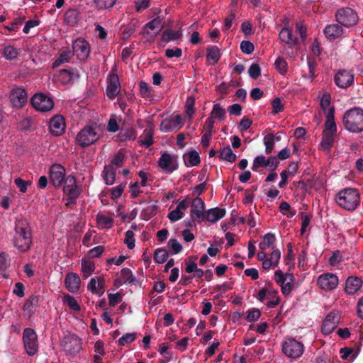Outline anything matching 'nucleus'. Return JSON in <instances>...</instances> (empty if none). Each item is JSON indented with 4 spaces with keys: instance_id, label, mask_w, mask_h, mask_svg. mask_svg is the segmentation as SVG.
<instances>
[{
    "instance_id": "obj_1",
    "label": "nucleus",
    "mask_w": 363,
    "mask_h": 363,
    "mask_svg": "<svg viewBox=\"0 0 363 363\" xmlns=\"http://www.w3.org/2000/svg\"><path fill=\"white\" fill-rule=\"evenodd\" d=\"M32 243L31 230L27 220L18 219L15 224L14 246L21 252L28 251Z\"/></svg>"
},
{
    "instance_id": "obj_2",
    "label": "nucleus",
    "mask_w": 363,
    "mask_h": 363,
    "mask_svg": "<svg viewBox=\"0 0 363 363\" xmlns=\"http://www.w3.org/2000/svg\"><path fill=\"white\" fill-rule=\"evenodd\" d=\"M360 197L354 189H345L340 191L335 196L337 204L348 211L354 210L359 203Z\"/></svg>"
},
{
    "instance_id": "obj_3",
    "label": "nucleus",
    "mask_w": 363,
    "mask_h": 363,
    "mask_svg": "<svg viewBox=\"0 0 363 363\" xmlns=\"http://www.w3.org/2000/svg\"><path fill=\"white\" fill-rule=\"evenodd\" d=\"M101 137V129L96 125H89L80 130L76 136V142L82 147L95 143Z\"/></svg>"
},
{
    "instance_id": "obj_4",
    "label": "nucleus",
    "mask_w": 363,
    "mask_h": 363,
    "mask_svg": "<svg viewBox=\"0 0 363 363\" xmlns=\"http://www.w3.org/2000/svg\"><path fill=\"white\" fill-rule=\"evenodd\" d=\"M345 128L353 133L363 130V110L354 108L347 111L343 116Z\"/></svg>"
},
{
    "instance_id": "obj_5",
    "label": "nucleus",
    "mask_w": 363,
    "mask_h": 363,
    "mask_svg": "<svg viewBox=\"0 0 363 363\" xmlns=\"http://www.w3.org/2000/svg\"><path fill=\"white\" fill-rule=\"evenodd\" d=\"M303 344L294 338H286L282 342V352L289 358H298L303 354Z\"/></svg>"
},
{
    "instance_id": "obj_6",
    "label": "nucleus",
    "mask_w": 363,
    "mask_h": 363,
    "mask_svg": "<svg viewBox=\"0 0 363 363\" xmlns=\"http://www.w3.org/2000/svg\"><path fill=\"white\" fill-rule=\"evenodd\" d=\"M274 281L281 287V293L286 296L289 295L294 285V277L292 274L283 272L281 269L274 272Z\"/></svg>"
},
{
    "instance_id": "obj_7",
    "label": "nucleus",
    "mask_w": 363,
    "mask_h": 363,
    "mask_svg": "<svg viewBox=\"0 0 363 363\" xmlns=\"http://www.w3.org/2000/svg\"><path fill=\"white\" fill-rule=\"evenodd\" d=\"M23 341L26 353L33 356L38 350V336L33 329L26 328L23 333Z\"/></svg>"
},
{
    "instance_id": "obj_8",
    "label": "nucleus",
    "mask_w": 363,
    "mask_h": 363,
    "mask_svg": "<svg viewBox=\"0 0 363 363\" xmlns=\"http://www.w3.org/2000/svg\"><path fill=\"white\" fill-rule=\"evenodd\" d=\"M64 194L66 195L67 204L75 203L76 199L80 194V190L77 186L76 179L72 175L66 177L63 187Z\"/></svg>"
},
{
    "instance_id": "obj_9",
    "label": "nucleus",
    "mask_w": 363,
    "mask_h": 363,
    "mask_svg": "<svg viewBox=\"0 0 363 363\" xmlns=\"http://www.w3.org/2000/svg\"><path fill=\"white\" fill-rule=\"evenodd\" d=\"M82 344V340L78 336L69 335L64 337L62 347L66 354L75 356L80 352Z\"/></svg>"
},
{
    "instance_id": "obj_10",
    "label": "nucleus",
    "mask_w": 363,
    "mask_h": 363,
    "mask_svg": "<svg viewBox=\"0 0 363 363\" xmlns=\"http://www.w3.org/2000/svg\"><path fill=\"white\" fill-rule=\"evenodd\" d=\"M256 297L261 302L267 300V305L269 308H274L279 305L280 302L278 291L272 288H264L261 289Z\"/></svg>"
},
{
    "instance_id": "obj_11",
    "label": "nucleus",
    "mask_w": 363,
    "mask_h": 363,
    "mask_svg": "<svg viewBox=\"0 0 363 363\" xmlns=\"http://www.w3.org/2000/svg\"><path fill=\"white\" fill-rule=\"evenodd\" d=\"M31 103L36 110L42 112L50 111L54 106L52 99L42 93L35 94L31 99Z\"/></svg>"
},
{
    "instance_id": "obj_12",
    "label": "nucleus",
    "mask_w": 363,
    "mask_h": 363,
    "mask_svg": "<svg viewBox=\"0 0 363 363\" xmlns=\"http://www.w3.org/2000/svg\"><path fill=\"white\" fill-rule=\"evenodd\" d=\"M336 19L339 23L345 26H351L357 23L358 17L352 9L344 8L337 12Z\"/></svg>"
},
{
    "instance_id": "obj_13",
    "label": "nucleus",
    "mask_w": 363,
    "mask_h": 363,
    "mask_svg": "<svg viewBox=\"0 0 363 363\" xmlns=\"http://www.w3.org/2000/svg\"><path fill=\"white\" fill-rule=\"evenodd\" d=\"M65 169L60 164H52L49 171V178L50 182L55 188L62 186V182L65 181Z\"/></svg>"
},
{
    "instance_id": "obj_14",
    "label": "nucleus",
    "mask_w": 363,
    "mask_h": 363,
    "mask_svg": "<svg viewBox=\"0 0 363 363\" xmlns=\"http://www.w3.org/2000/svg\"><path fill=\"white\" fill-rule=\"evenodd\" d=\"M158 165L164 172L171 174L178 168L177 157L164 153L158 160Z\"/></svg>"
},
{
    "instance_id": "obj_15",
    "label": "nucleus",
    "mask_w": 363,
    "mask_h": 363,
    "mask_svg": "<svg viewBox=\"0 0 363 363\" xmlns=\"http://www.w3.org/2000/svg\"><path fill=\"white\" fill-rule=\"evenodd\" d=\"M338 277L333 273H324L317 279L318 286L324 291L335 289L338 285Z\"/></svg>"
},
{
    "instance_id": "obj_16",
    "label": "nucleus",
    "mask_w": 363,
    "mask_h": 363,
    "mask_svg": "<svg viewBox=\"0 0 363 363\" xmlns=\"http://www.w3.org/2000/svg\"><path fill=\"white\" fill-rule=\"evenodd\" d=\"M184 125L182 118L180 115H172L163 120L160 124V130L162 132L177 131Z\"/></svg>"
},
{
    "instance_id": "obj_17",
    "label": "nucleus",
    "mask_w": 363,
    "mask_h": 363,
    "mask_svg": "<svg viewBox=\"0 0 363 363\" xmlns=\"http://www.w3.org/2000/svg\"><path fill=\"white\" fill-rule=\"evenodd\" d=\"M9 99L13 106L19 108L26 104L28 94L23 88L15 87L11 90Z\"/></svg>"
},
{
    "instance_id": "obj_18",
    "label": "nucleus",
    "mask_w": 363,
    "mask_h": 363,
    "mask_svg": "<svg viewBox=\"0 0 363 363\" xmlns=\"http://www.w3.org/2000/svg\"><path fill=\"white\" fill-rule=\"evenodd\" d=\"M189 200L186 199H179L177 202L176 208L169 212L167 215L168 219L172 223L182 219L184 216V212L189 208Z\"/></svg>"
},
{
    "instance_id": "obj_19",
    "label": "nucleus",
    "mask_w": 363,
    "mask_h": 363,
    "mask_svg": "<svg viewBox=\"0 0 363 363\" xmlns=\"http://www.w3.org/2000/svg\"><path fill=\"white\" fill-rule=\"evenodd\" d=\"M340 321V314L337 311H332L325 317L322 325V333L324 335L332 333L337 328Z\"/></svg>"
},
{
    "instance_id": "obj_20",
    "label": "nucleus",
    "mask_w": 363,
    "mask_h": 363,
    "mask_svg": "<svg viewBox=\"0 0 363 363\" xmlns=\"http://www.w3.org/2000/svg\"><path fill=\"white\" fill-rule=\"evenodd\" d=\"M73 52L79 60H85L89 55L90 48L87 41L78 38L73 43Z\"/></svg>"
},
{
    "instance_id": "obj_21",
    "label": "nucleus",
    "mask_w": 363,
    "mask_h": 363,
    "mask_svg": "<svg viewBox=\"0 0 363 363\" xmlns=\"http://www.w3.org/2000/svg\"><path fill=\"white\" fill-rule=\"evenodd\" d=\"M87 290L97 296H101L105 292V279L104 277H94L90 279Z\"/></svg>"
},
{
    "instance_id": "obj_22",
    "label": "nucleus",
    "mask_w": 363,
    "mask_h": 363,
    "mask_svg": "<svg viewBox=\"0 0 363 363\" xmlns=\"http://www.w3.org/2000/svg\"><path fill=\"white\" fill-rule=\"evenodd\" d=\"M121 84L117 74L111 73L108 78L106 94L110 99L115 98L120 92Z\"/></svg>"
},
{
    "instance_id": "obj_23",
    "label": "nucleus",
    "mask_w": 363,
    "mask_h": 363,
    "mask_svg": "<svg viewBox=\"0 0 363 363\" xmlns=\"http://www.w3.org/2000/svg\"><path fill=\"white\" fill-rule=\"evenodd\" d=\"M79 77L78 71L75 69H62L57 75V80L62 84L75 82Z\"/></svg>"
},
{
    "instance_id": "obj_24",
    "label": "nucleus",
    "mask_w": 363,
    "mask_h": 363,
    "mask_svg": "<svg viewBox=\"0 0 363 363\" xmlns=\"http://www.w3.org/2000/svg\"><path fill=\"white\" fill-rule=\"evenodd\" d=\"M335 84L341 88H346L350 86L354 81L353 74L346 70L339 71L335 76Z\"/></svg>"
},
{
    "instance_id": "obj_25",
    "label": "nucleus",
    "mask_w": 363,
    "mask_h": 363,
    "mask_svg": "<svg viewBox=\"0 0 363 363\" xmlns=\"http://www.w3.org/2000/svg\"><path fill=\"white\" fill-rule=\"evenodd\" d=\"M162 19L160 17H156L145 25L144 33L155 37L162 30Z\"/></svg>"
},
{
    "instance_id": "obj_26",
    "label": "nucleus",
    "mask_w": 363,
    "mask_h": 363,
    "mask_svg": "<svg viewBox=\"0 0 363 363\" xmlns=\"http://www.w3.org/2000/svg\"><path fill=\"white\" fill-rule=\"evenodd\" d=\"M65 284L69 291L77 293L79 290L81 280L76 273L69 272L65 277Z\"/></svg>"
},
{
    "instance_id": "obj_27",
    "label": "nucleus",
    "mask_w": 363,
    "mask_h": 363,
    "mask_svg": "<svg viewBox=\"0 0 363 363\" xmlns=\"http://www.w3.org/2000/svg\"><path fill=\"white\" fill-rule=\"evenodd\" d=\"M50 130L54 135H62L65 129V123L62 116H55L50 122Z\"/></svg>"
},
{
    "instance_id": "obj_28",
    "label": "nucleus",
    "mask_w": 363,
    "mask_h": 363,
    "mask_svg": "<svg viewBox=\"0 0 363 363\" xmlns=\"http://www.w3.org/2000/svg\"><path fill=\"white\" fill-rule=\"evenodd\" d=\"M204 202L200 198H196L191 203V216L199 221L204 219Z\"/></svg>"
},
{
    "instance_id": "obj_29",
    "label": "nucleus",
    "mask_w": 363,
    "mask_h": 363,
    "mask_svg": "<svg viewBox=\"0 0 363 363\" xmlns=\"http://www.w3.org/2000/svg\"><path fill=\"white\" fill-rule=\"evenodd\" d=\"M281 258V252L278 249H274L270 254V257L267 258L262 262V267L265 270L274 269L278 266Z\"/></svg>"
},
{
    "instance_id": "obj_30",
    "label": "nucleus",
    "mask_w": 363,
    "mask_h": 363,
    "mask_svg": "<svg viewBox=\"0 0 363 363\" xmlns=\"http://www.w3.org/2000/svg\"><path fill=\"white\" fill-rule=\"evenodd\" d=\"M334 108H331L328 109L327 112L326 121L325 123V128L323 132L327 133L335 134L337 132V126L334 119Z\"/></svg>"
},
{
    "instance_id": "obj_31",
    "label": "nucleus",
    "mask_w": 363,
    "mask_h": 363,
    "mask_svg": "<svg viewBox=\"0 0 363 363\" xmlns=\"http://www.w3.org/2000/svg\"><path fill=\"white\" fill-rule=\"evenodd\" d=\"M362 280L357 277H350L347 278L345 282V290L348 294H354L362 286Z\"/></svg>"
},
{
    "instance_id": "obj_32",
    "label": "nucleus",
    "mask_w": 363,
    "mask_h": 363,
    "mask_svg": "<svg viewBox=\"0 0 363 363\" xmlns=\"http://www.w3.org/2000/svg\"><path fill=\"white\" fill-rule=\"evenodd\" d=\"M279 38L282 43L287 44L289 47H293L298 43V39L293 36L291 30L286 27L281 28L279 31Z\"/></svg>"
},
{
    "instance_id": "obj_33",
    "label": "nucleus",
    "mask_w": 363,
    "mask_h": 363,
    "mask_svg": "<svg viewBox=\"0 0 363 363\" xmlns=\"http://www.w3.org/2000/svg\"><path fill=\"white\" fill-rule=\"evenodd\" d=\"M96 220L97 227L101 229H109L113 224V218L107 214L99 213Z\"/></svg>"
},
{
    "instance_id": "obj_34",
    "label": "nucleus",
    "mask_w": 363,
    "mask_h": 363,
    "mask_svg": "<svg viewBox=\"0 0 363 363\" xmlns=\"http://www.w3.org/2000/svg\"><path fill=\"white\" fill-rule=\"evenodd\" d=\"M225 215L224 208H213L208 210L206 213V220L211 223H216Z\"/></svg>"
},
{
    "instance_id": "obj_35",
    "label": "nucleus",
    "mask_w": 363,
    "mask_h": 363,
    "mask_svg": "<svg viewBox=\"0 0 363 363\" xmlns=\"http://www.w3.org/2000/svg\"><path fill=\"white\" fill-rule=\"evenodd\" d=\"M20 49L13 45H6L2 50V56L7 60H17L20 53Z\"/></svg>"
},
{
    "instance_id": "obj_36",
    "label": "nucleus",
    "mask_w": 363,
    "mask_h": 363,
    "mask_svg": "<svg viewBox=\"0 0 363 363\" xmlns=\"http://www.w3.org/2000/svg\"><path fill=\"white\" fill-rule=\"evenodd\" d=\"M95 270V264L86 259H82L81 271L84 279H87L90 277Z\"/></svg>"
},
{
    "instance_id": "obj_37",
    "label": "nucleus",
    "mask_w": 363,
    "mask_h": 363,
    "mask_svg": "<svg viewBox=\"0 0 363 363\" xmlns=\"http://www.w3.org/2000/svg\"><path fill=\"white\" fill-rule=\"evenodd\" d=\"M342 27L338 24L329 25L324 30L325 35L331 39L340 37L342 34Z\"/></svg>"
},
{
    "instance_id": "obj_38",
    "label": "nucleus",
    "mask_w": 363,
    "mask_h": 363,
    "mask_svg": "<svg viewBox=\"0 0 363 363\" xmlns=\"http://www.w3.org/2000/svg\"><path fill=\"white\" fill-rule=\"evenodd\" d=\"M182 35V31L179 30L167 29L163 32L161 40L164 43H168L179 39Z\"/></svg>"
},
{
    "instance_id": "obj_39",
    "label": "nucleus",
    "mask_w": 363,
    "mask_h": 363,
    "mask_svg": "<svg viewBox=\"0 0 363 363\" xmlns=\"http://www.w3.org/2000/svg\"><path fill=\"white\" fill-rule=\"evenodd\" d=\"M116 169L112 166L106 165L102 173L103 178L107 185H112L116 179Z\"/></svg>"
},
{
    "instance_id": "obj_40",
    "label": "nucleus",
    "mask_w": 363,
    "mask_h": 363,
    "mask_svg": "<svg viewBox=\"0 0 363 363\" xmlns=\"http://www.w3.org/2000/svg\"><path fill=\"white\" fill-rule=\"evenodd\" d=\"M185 270L189 274H193V276L196 278H201L203 275V271L201 269L198 268L197 264L194 261H186Z\"/></svg>"
},
{
    "instance_id": "obj_41",
    "label": "nucleus",
    "mask_w": 363,
    "mask_h": 363,
    "mask_svg": "<svg viewBox=\"0 0 363 363\" xmlns=\"http://www.w3.org/2000/svg\"><path fill=\"white\" fill-rule=\"evenodd\" d=\"M220 57V49L216 46L208 48L206 58L209 64L215 65Z\"/></svg>"
},
{
    "instance_id": "obj_42",
    "label": "nucleus",
    "mask_w": 363,
    "mask_h": 363,
    "mask_svg": "<svg viewBox=\"0 0 363 363\" xmlns=\"http://www.w3.org/2000/svg\"><path fill=\"white\" fill-rule=\"evenodd\" d=\"M153 133L151 129H145L139 138V143L145 147H149L153 143Z\"/></svg>"
},
{
    "instance_id": "obj_43",
    "label": "nucleus",
    "mask_w": 363,
    "mask_h": 363,
    "mask_svg": "<svg viewBox=\"0 0 363 363\" xmlns=\"http://www.w3.org/2000/svg\"><path fill=\"white\" fill-rule=\"evenodd\" d=\"M275 237L272 233L266 234L262 240L259 244V248L260 250L266 251L269 249L274 245L275 242Z\"/></svg>"
},
{
    "instance_id": "obj_44",
    "label": "nucleus",
    "mask_w": 363,
    "mask_h": 363,
    "mask_svg": "<svg viewBox=\"0 0 363 363\" xmlns=\"http://www.w3.org/2000/svg\"><path fill=\"white\" fill-rule=\"evenodd\" d=\"M184 162L188 167L196 166L200 162V156L196 151H191L184 155Z\"/></svg>"
},
{
    "instance_id": "obj_45",
    "label": "nucleus",
    "mask_w": 363,
    "mask_h": 363,
    "mask_svg": "<svg viewBox=\"0 0 363 363\" xmlns=\"http://www.w3.org/2000/svg\"><path fill=\"white\" fill-rule=\"evenodd\" d=\"M25 18V16H19L15 18L9 24L4 26V28L9 32L16 33L18 30V27L22 25Z\"/></svg>"
},
{
    "instance_id": "obj_46",
    "label": "nucleus",
    "mask_w": 363,
    "mask_h": 363,
    "mask_svg": "<svg viewBox=\"0 0 363 363\" xmlns=\"http://www.w3.org/2000/svg\"><path fill=\"white\" fill-rule=\"evenodd\" d=\"M219 157L220 160L233 162L236 160L237 157L230 147H225L220 150Z\"/></svg>"
},
{
    "instance_id": "obj_47",
    "label": "nucleus",
    "mask_w": 363,
    "mask_h": 363,
    "mask_svg": "<svg viewBox=\"0 0 363 363\" xmlns=\"http://www.w3.org/2000/svg\"><path fill=\"white\" fill-rule=\"evenodd\" d=\"M62 301L64 304L69 306V308L74 311L78 312L81 310V307L75 298L69 294L64 296Z\"/></svg>"
},
{
    "instance_id": "obj_48",
    "label": "nucleus",
    "mask_w": 363,
    "mask_h": 363,
    "mask_svg": "<svg viewBox=\"0 0 363 363\" xmlns=\"http://www.w3.org/2000/svg\"><path fill=\"white\" fill-rule=\"evenodd\" d=\"M118 138L120 141L132 140L136 138V133L133 128L121 129Z\"/></svg>"
},
{
    "instance_id": "obj_49",
    "label": "nucleus",
    "mask_w": 363,
    "mask_h": 363,
    "mask_svg": "<svg viewBox=\"0 0 363 363\" xmlns=\"http://www.w3.org/2000/svg\"><path fill=\"white\" fill-rule=\"evenodd\" d=\"M94 349L95 354L93 356V360H102V357L105 354L104 342L101 340L96 341L94 343Z\"/></svg>"
},
{
    "instance_id": "obj_50",
    "label": "nucleus",
    "mask_w": 363,
    "mask_h": 363,
    "mask_svg": "<svg viewBox=\"0 0 363 363\" xmlns=\"http://www.w3.org/2000/svg\"><path fill=\"white\" fill-rule=\"evenodd\" d=\"M125 152L123 150H120L117 154L114 156L111 162L108 166H112L113 168L117 169L118 167L122 166L125 160Z\"/></svg>"
},
{
    "instance_id": "obj_51",
    "label": "nucleus",
    "mask_w": 363,
    "mask_h": 363,
    "mask_svg": "<svg viewBox=\"0 0 363 363\" xmlns=\"http://www.w3.org/2000/svg\"><path fill=\"white\" fill-rule=\"evenodd\" d=\"M116 0H94V4L98 10H107L116 4Z\"/></svg>"
},
{
    "instance_id": "obj_52",
    "label": "nucleus",
    "mask_w": 363,
    "mask_h": 363,
    "mask_svg": "<svg viewBox=\"0 0 363 363\" xmlns=\"http://www.w3.org/2000/svg\"><path fill=\"white\" fill-rule=\"evenodd\" d=\"M307 64L308 67V74H303V78L308 80L309 82H312L313 80L315 78V67L316 65V62L315 60H313L311 58L307 59Z\"/></svg>"
},
{
    "instance_id": "obj_53",
    "label": "nucleus",
    "mask_w": 363,
    "mask_h": 363,
    "mask_svg": "<svg viewBox=\"0 0 363 363\" xmlns=\"http://www.w3.org/2000/svg\"><path fill=\"white\" fill-rule=\"evenodd\" d=\"M195 99L191 96L186 99L185 104V113L191 120L194 114Z\"/></svg>"
},
{
    "instance_id": "obj_54",
    "label": "nucleus",
    "mask_w": 363,
    "mask_h": 363,
    "mask_svg": "<svg viewBox=\"0 0 363 363\" xmlns=\"http://www.w3.org/2000/svg\"><path fill=\"white\" fill-rule=\"evenodd\" d=\"M168 257V252L162 248L156 249L154 253V259L157 263L162 264L165 262Z\"/></svg>"
},
{
    "instance_id": "obj_55",
    "label": "nucleus",
    "mask_w": 363,
    "mask_h": 363,
    "mask_svg": "<svg viewBox=\"0 0 363 363\" xmlns=\"http://www.w3.org/2000/svg\"><path fill=\"white\" fill-rule=\"evenodd\" d=\"M335 134L324 133L321 141V147L323 150H329L334 141Z\"/></svg>"
},
{
    "instance_id": "obj_56",
    "label": "nucleus",
    "mask_w": 363,
    "mask_h": 363,
    "mask_svg": "<svg viewBox=\"0 0 363 363\" xmlns=\"http://www.w3.org/2000/svg\"><path fill=\"white\" fill-rule=\"evenodd\" d=\"M211 117L223 120L225 115V110L221 107L220 104H216L213 105V109L211 113Z\"/></svg>"
},
{
    "instance_id": "obj_57",
    "label": "nucleus",
    "mask_w": 363,
    "mask_h": 363,
    "mask_svg": "<svg viewBox=\"0 0 363 363\" xmlns=\"http://www.w3.org/2000/svg\"><path fill=\"white\" fill-rule=\"evenodd\" d=\"M135 338L136 335L135 333H128L124 334L121 338H119L117 342L120 346H125L133 342Z\"/></svg>"
},
{
    "instance_id": "obj_58",
    "label": "nucleus",
    "mask_w": 363,
    "mask_h": 363,
    "mask_svg": "<svg viewBox=\"0 0 363 363\" xmlns=\"http://www.w3.org/2000/svg\"><path fill=\"white\" fill-rule=\"evenodd\" d=\"M330 101L331 97L328 93L325 92L322 95L320 99V106L325 115H327L328 109L332 108L330 106Z\"/></svg>"
},
{
    "instance_id": "obj_59",
    "label": "nucleus",
    "mask_w": 363,
    "mask_h": 363,
    "mask_svg": "<svg viewBox=\"0 0 363 363\" xmlns=\"http://www.w3.org/2000/svg\"><path fill=\"white\" fill-rule=\"evenodd\" d=\"M259 167H267V159L264 155H258L254 159L252 169L257 171Z\"/></svg>"
},
{
    "instance_id": "obj_60",
    "label": "nucleus",
    "mask_w": 363,
    "mask_h": 363,
    "mask_svg": "<svg viewBox=\"0 0 363 363\" xmlns=\"http://www.w3.org/2000/svg\"><path fill=\"white\" fill-rule=\"evenodd\" d=\"M14 183L21 193H26L28 187L32 184L31 181L23 180L20 177L15 179Z\"/></svg>"
},
{
    "instance_id": "obj_61",
    "label": "nucleus",
    "mask_w": 363,
    "mask_h": 363,
    "mask_svg": "<svg viewBox=\"0 0 363 363\" xmlns=\"http://www.w3.org/2000/svg\"><path fill=\"white\" fill-rule=\"evenodd\" d=\"M72 54L70 51L63 52L53 63V67H57L63 63L69 62Z\"/></svg>"
},
{
    "instance_id": "obj_62",
    "label": "nucleus",
    "mask_w": 363,
    "mask_h": 363,
    "mask_svg": "<svg viewBox=\"0 0 363 363\" xmlns=\"http://www.w3.org/2000/svg\"><path fill=\"white\" fill-rule=\"evenodd\" d=\"M264 144L265 145V152L270 154L274 146V138L273 135H267L264 138Z\"/></svg>"
},
{
    "instance_id": "obj_63",
    "label": "nucleus",
    "mask_w": 363,
    "mask_h": 363,
    "mask_svg": "<svg viewBox=\"0 0 363 363\" xmlns=\"http://www.w3.org/2000/svg\"><path fill=\"white\" fill-rule=\"evenodd\" d=\"M246 313H247V316H246L245 319L247 322L256 321L259 318V317L261 315V312L257 308H252V309L248 310L246 312Z\"/></svg>"
},
{
    "instance_id": "obj_64",
    "label": "nucleus",
    "mask_w": 363,
    "mask_h": 363,
    "mask_svg": "<svg viewBox=\"0 0 363 363\" xmlns=\"http://www.w3.org/2000/svg\"><path fill=\"white\" fill-rule=\"evenodd\" d=\"M275 67L281 74H284L288 69L287 62L281 57H278L275 61Z\"/></svg>"
}]
</instances>
